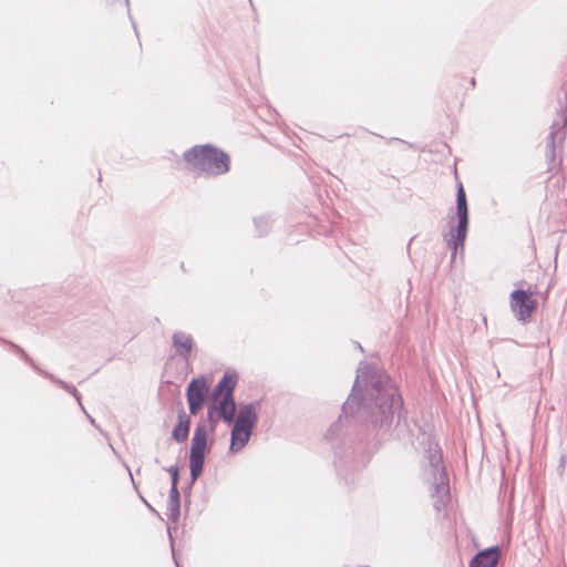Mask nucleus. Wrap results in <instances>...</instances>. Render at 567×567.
I'll use <instances>...</instances> for the list:
<instances>
[{"label":"nucleus","instance_id":"1","mask_svg":"<svg viewBox=\"0 0 567 567\" xmlns=\"http://www.w3.org/2000/svg\"><path fill=\"white\" fill-rule=\"evenodd\" d=\"M358 373L351 393L342 405L340 419L327 431L326 439L329 441L339 436L342 419L348 426H363L367 441L377 443L385 440L395 420H400L403 401L389 374L370 364H361Z\"/></svg>","mask_w":567,"mask_h":567},{"label":"nucleus","instance_id":"13","mask_svg":"<svg viewBox=\"0 0 567 567\" xmlns=\"http://www.w3.org/2000/svg\"><path fill=\"white\" fill-rule=\"evenodd\" d=\"M498 563V548L491 547L478 551L470 561L468 567H495Z\"/></svg>","mask_w":567,"mask_h":567},{"label":"nucleus","instance_id":"15","mask_svg":"<svg viewBox=\"0 0 567 567\" xmlns=\"http://www.w3.org/2000/svg\"><path fill=\"white\" fill-rule=\"evenodd\" d=\"M251 436V433L241 429H238L236 431V427L233 426L230 432V445L229 450L233 453H237L240 450L245 447V445L248 443L249 439Z\"/></svg>","mask_w":567,"mask_h":567},{"label":"nucleus","instance_id":"26","mask_svg":"<svg viewBox=\"0 0 567 567\" xmlns=\"http://www.w3.org/2000/svg\"><path fill=\"white\" fill-rule=\"evenodd\" d=\"M76 391H78L76 388L71 384L70 389H68L66 392H69L72 395V394L76 393Z\"/></svg>","mask_w":567,"mask_h":567},{"label":"nucleus","instance_id":"20","mask_svg":"<svg viewBox=\"0 0 567 567\" xmlns=\"http://www.w3.org/2000/svg\"><path fill=\"white\" fill-rule=\"evenodd\" d=\"M164 471L169 473L171 475V484H178L179 480V467L177 465H172L168 467H163Z\"/></svg>","mask_w":567,"mask_h":567},{"label":"nucleus","instance_id":"21","mask_svg":"<svg viewBox=\"0 0 567 567\" xmlns=\"http://www.w3.org/2000/svg\"><path fill=\"white\" fill-rule=\"evenodd\" d=\"M168 499L169 501H181L179 491H178V484H171L169 493H168Z\"/></svg>","mask_w":567,"mask_h":567},{"label":"nucleus","instance_id":"29","mask_svg":"<svg viewBox=\"0 0 567 567\" xmlns=\"http://www.w3.org/2000/svg\"><path fill=\"white\" fill-rule=\"evenodd\" d=\"M124 1H125V4L128 7L130 0H124Z\"/></svg>","mask_w":567,"mask_h":567},{"label":"nucleus","instance_id":"10","mask_svg":"<svg viewBox=\"0 0 567 567\" xmlns=\"http://www.w3.org/2000/svg\"><path fill=\"white\" fill-rule=\"evenodd\" d=\"M214 410L218 412L219 417L223 419L226 423H233L236 412L235 399H231L229 402L226 403L225 399H220L216 403L212 401V404L208 408V417L212 421V431L215 429V421L213 420Z\"/></svg>","mask_w":567,"mask_h":567},{"label":"nucleus","instance_id":"25","mask_svg":"<svg viewBox=\"0 0 567 567\" xmlns=\"http://www.w3.org/2000/svg\"><path fill=\"white\" fill-rule=\"evenodd\" d=\"M143 502L145 503V505L150 508V511L154 514H156L157 516L159 515L157 511H155L145 499H143Z\"/></svg>","mask_w":567,"mask_h":567},{"label":"nucleus","instance_id":"7","mask_svg":"<svg viewBox=\"0 0 567 567\" xmlns=\"http://www.w3.org/2000/svg\"><path fill=\"white\" fill-rule=\"evenodd\" d=\"M208 391L209 389L204 378L193 379L188 383L186 396L190 414L196 415L203 409Z\"/></svg>","mask_w":567,"mask_h":567},{"label":"nucleus","instance_id":"23","mask_svg":"<svg viewBox=\"0 0 567 567\" xmlns=\"http://www.w3.org/2000/svg\"><path fill=\"white\" fill-rule=\"evenodd\" d=\"M72 396L76 400L78 404L80 405L81 410L83 412H85V409L82 404V401H81V394L79 393V391H76V393L72 394Z\"/></svg>","mask_w":567,"mask_h":567},{"label":"nucleus","instance_id":"9","mask_svg":"<svg viewBox=\"0 0 567 567\" xmlns=\"http://www.w3.org/2000/svg\"><path fill=\"white\" fill-rule=\"evenodd\" d=\"M258 421V415L256 411L255 403H248L243 405L239 409V413L236 419H234V426L236 427V431L238 429L248 431L252 433V430Z\"/></svg>","mask_w":567,"mask_h":567},{"label":"nucleus","instance_id":"5","mask_svg":"<svg viewBox=\"0 0 567 567\" xmlns=\"http://www.w3.org/2000/svg\"><path fill=\"white\" fill-rule=\"evenodd\" d=\"M207 449V425L199 422L194 431L189 453L190 481L194 483L203 473Z\"/></svg>","mask_w":567,"mask_h":567},{"label":"nucleus","instance_id":"16","mask_svg":"<svg viewBox=\"0 0 567 567\" xmlns=\"http://www.w3.org/2000/svg\"><path fill=\"white\" fill-rule=\"evenodd\" d=\"M166 515L172 523H177L181 516V501L168 499Z\"/></svg>","mask_w":567,"mask_h":567},{"label":"nucleus","instance_id":"14","mask_svg":"<svg viewBox=\"0 0 567 567\" xmlns=\"http://www.w3.org/2000/svg\"><path fill=\"white\" fill-rule=\"evenodd\" d=\"M189 425L190 420L187 416L186 412L182 409L178 412V422L172 432L173 439L178 443L185 442L189 434Z\"/></svg>","mask_w":567,"mask_h":567},{"label":"nucleus","instance_id":"24","mask_svg":"<svg viewBox=\"0 0 567 567\" xmlns=\"http://www.w3.org/2000/svg\"><path fill=\"white\" fill-rule=\"evenodd\" d=\"M84 413H85V415L87 416V419H89L90 423H91L95 429H97L99 431H101V432H102V430L100 429V426L95 423V420H94V419H93V417H92V416H91L86 411H85Z\"/></svg>","mask_w":567,"mask_h":567},{"label":"nucleus","instance_id":"19","mask_svg":"<svg viewBox=\"0 0 567 567\" xmlns=\"http://www.w3.org/2000/svg\"><path fill=\"white\" fill-rule=\"evenodd\" d=\"M41 375L50 379L51 381H53L55 384H58L59 386H61L63 390L68 391V389H70L71 384L56 378L55 375L47 372V371H41Z\"/></svg>","mask_w":567,"mask_h":567},{"label":"nucleus","instance_id":"18","mask_svg":"<svg viewBox=\"0 0 567 567\" xmlns=\"http://www.w3.org/2000/svg\"><path fill=\"white\" fill-rule=\"evenodd\" d=\"M9 344H10V347H11V348L17 352V353H19V354L21 355L22 360H23L25 363H28V364H29L33 370H35L37 372H39V373L41 374V371H42V370H41V369H39V367L35 364V362H34V361H33V360H32V359H31V358L25 353V351H24L21 347L17 346V344H14V343H9Z\"/></svg>","mask_w":567,"mask_h":567},{"label":"nucleus","instance_id":"4","mask_svg":"<svg viewBox=\"0 0 567 567\" xmlns=\"http://www.w3.org/2000/svg\"><path fill=\"white\" fill-rule=\"evenodd\" d=\"M457 225L451 226L444 234L446 246L452 250L451 261L455 260L457 252H464V243L468 230V208L463 185L460 184L456 192Z\"/></svg>","mask_w":567,"mask_h":567},{"label":"nucleus","instance_id":"12","mask_svg":"<svg viewBox=\"0 0 567 567\" xmlns=\"http://www.w3.org/2000/svg\"><path fill=\"white\" fill-rule=\"evenodd\" d=\"M172 344L176 351V354L187 360L193 349V338L183 331H176L172 337Z\"/></svg>","mask_w":567,"mask_h":567},{"label":"nucleus","instance_id":"17","mask_svg":"<svg viewBox=\"0 0 567 567\" xmlns=\"http://www.w3.org/2000/svg\"><path fill=\"white\" fill-rule=\"evenodd\" d=\"M254 221H255L256 229L258 230L260 236L269 233L270 227H271V220H270L269 216H260L258 218H255Z\"/></svg>","mask_w":567,"mask_h":567},{"label":"nucleus","instance_id":"3","mask_svg":"<svg viewBox=\"0 0 567 567\" xmlns=\"http://www.w3.org/2000/svg\"><path fill=\"white\" fill-rule=\"evenodd\" d=\"M184 159L197 174L218 176L230 168V159L223 150L210 145H195L183 154Z\"/></svg>","mask_w":567,"mask_h":567},{"label":"nucleus","instance_id":"11","mask_svg":"<svg viewBox=\"0 0 567 567\" xmlns=\"http://www.w3.org/2000/svg\"><path fill=\"white\" fill-rule=\"evenodd\" d=\"M560 122L556 121L550 126V133L548 135V145H547V157L551 161L555 158V143L556 140H559V143L564 140L565 133L561 132L567 126V112L563 110L559 113Z\"/></svg>","mask_w":567,"mask_h":567},{"label":"nucleus","instance_id":"27","mask_svg":"<svg viewBox=\"0 0 567 567\" xmlns=\"http://www.w3.org/2000/svg\"><path fill=\"white\" fill-rule=\"evenodd\" d=\"M355 344H357V348H359V349H360V351H363V349H362V347H361V344H360V343H355Z\"/></svg>","mask_w":567,"mask_h":567},{"label":"nucleus","instance_id":"2","mask_svg":"<svg viewBox=\"0 0 567 567\" xmlns=\"http://www.w3.org/2000/svg\"><path fill=\"white\" fill-rule=\"evenodd\" d=\"M427 472L431 475L433 507L437 513L444 512L451 502L450 481L443 464L442 451L437 442L427 440Z\"/></svg>","mask_w":567,"mask_h":567},{"label":"nucleus","instance_id":"6","mask_svg":"<svg viewBox=\"0 0 567 567\" xmlns=\"http://www.w3.org/2000/svg\"><path fill=\"white\" fill-rule=\"evenodd\" d=\"M532 295L530 291L522 289L514 290L511 293V309L517 320L522 322L528 321L536 309V301L532 298Z\"/></svg>","mask_w":567,"mask_h":567},{"label":"nucleus","instance_id":"8","mask_svg":"<svg viewBox=\"0 0 567 567\" xmlns=\"http://www.w3.org/2000/svg\"><path fill=\"white\" fill-rule=\"evenodd\" d=\"M238 382L237 373H225L215 385L212 394V401L216 403L220 399H225V403L234 399V391Z\"/></svg>","mask_w":567,"mask_h":567},{"label":"nucleus","instance_id":"22","mask_svg":"<svg viewBox=\"0 0 567 567\" xmlns=\"http://www.w3.org/2000/svg\"><path fill=\"white\" fill-rule=\"evenodd\" d=\"M334 465H336V467L338 470L339 475H343L342 460L338 456L337 452H336Z\"/></svg>","mask_w":567,"mask_h":567},{"label":"nucleus","instance_id":"30","mask_svg":"<svg viewBox=\"0 0 567 567\" xmlns=\"http://www.w3.org/2000/svg\"><path fill=\"white\" fill-rule=\"evenodd\" d=\"M176 565H178V564L176 563ZM177 567H179V566H177Z\"/></svg>","mask_w":567,"mask_h":567},{"label":"nucleus","instance_id":"28","mask_svg":"<svg viewBox=\"0 0 567 567\" xmlns=\"http://www.w3.org/2000/svg\"><path fill=\"white\" fill-rule=\"evenodd\" d=\"M167 532H168V535H171V528L169 527L167 528ZM169 537H171V542L173 543L172 536H169Z\"/></svg>","mask_w":567,"mask_h":567}]
</instances>
